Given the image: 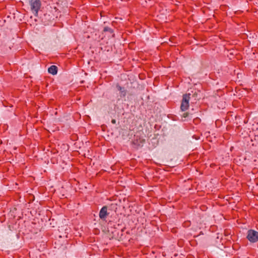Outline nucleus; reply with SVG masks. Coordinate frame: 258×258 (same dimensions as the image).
<instances>
[{
    "mask_svg": "<svg viewBox=\"0 0 258 258\" xmlns=\"http://www.w3.org/2000/svg\"><path fill=\"white\" fill-rule=\"evenodd\" d=\"M29 5L31 12L36 17L38 16V12L41 7V2L40 0H29Z\"/></svg>",
    "mask_w": 258,
    "mask_h": 258,
    "instance_id": "nucleus-1",
    "label": "nucleus"
},
{
    "mask_svg": "<svg viewBox=\"0 0 258 258\" xmlns=\"http://www.w3.org/2000/svg\"><path fill=\"white\" fill-rule=\"evenodd\" d=\"M190 98V93L185 94L182 96V99L180 105V109L182 111H185L188 109Z\"/></svg>",
    "mask_w": 258,
    "mask_h": 258,
    "instance_id": "nucleus-2",
    "label": "nucleus"
},
{
    "mask_svg": "<svg viewBox=\"0 0 258 258\" xmlns=\"http://www.w3.org/2000/svg\"><path fill=\"white\" fill-rule=\"evenodd\" d=\"M246 238L250 242H257L258 241V232L252 229L249 230Z\"/></svg>",
    "mask_w": 258,
    "mask_h": 258,
    "instance_id": "nucleus-3",
    "label": "nucleus"
},
{
    "mask_svg": "<svg viewBox=\"0 0 258 258\" xmlns=\"http://www.w3.org/2000/svg\"><path fill=\"white\" fill-rule=\"evenodd\" d=\"M107 207L104 206L100 210L99 216L100 219L103 221H106V218L109 214V213L107 211Z\"/></svg>",
    "mask_w": 258,
    "mask_h": 258,
    "instance_id": "nucleus-4",
    "label": "nucleus"
},
{
    "mask_svg": "<svg viewBox=\"0 0 258 258\" xmlns=\"http://www.w3.org/2000/svg\"><path fill=\"white\" fill-rule=\"evenodd\" d=\"M48 72L52 75H56L57 72V68L55 66H51L48 68Z\"/></svg>",
    "mask_w": 258,
    "mask_h": 258,
    "instance_id": "nucleus-5",
    "label": "nucleus"
},
{
    "mask_svg": "<svg viewBox=\"0 0 258 258\" xmlns=\"http://www.w3.org/2000/svg\"><path fill=\"white\" fill-rule=\"evenodd\" d=\"M117 89L120 92L121 95L125 96L126 95V91L124 88L120 86L117 85L116 86Z\"/></svg>",
    "mask_w": 258,
    "mask_h": 258,
    "instance_id": "nucleus-6",
    "label": "nucleus"
},
{
    "mask_svg": "<svg viewBox=\"0 0 258 258\" xmlns=\"http://www.w3.org/2000/svg\"><path fill=\"white\" fill-rule=\"evenodd\" d=\"M103 31L104 32H109L110 33H112L113 32V30L112 29H111L110 28L108 27H104V29H103Z\"/></svg>",
    "mask_w": 258,
    "mask_h": 258,
    "instance_id": "nucleus-7",
    "label": "nucleus"
},
{
    "mask_svg": "<svg viewBox=\"0 0 258 258\" xmlns=\"http://www.w3.org/2000/svg\"><path fill=\"white\" fill-rule=\"evenodd\" d=\"M188 116V113L187 112H184L183 115L182 117L184 118H186Z\"/></svg>",
    "mask_w": 258,
    "mask_h": 258,
    "instance_id": "nucleus-8",
    "label": "nucleus"
},
{
    "mask_svg": "<svg viewBox=\"0 0 258 258\" xmlns=\"http://www.w3.org/2000/svg\"><path fill=\"white\" fill-rule=\"evenodd\" d=\"M111 122H112L113 124H115V123H116V120H115V119H112V120H111Z\"/></svg>",
    "mask_w": 258,
    "mask_h": 258,
    "instance_id": "nucleus-9",
    "label": "nucleus"
}]
</instances>
